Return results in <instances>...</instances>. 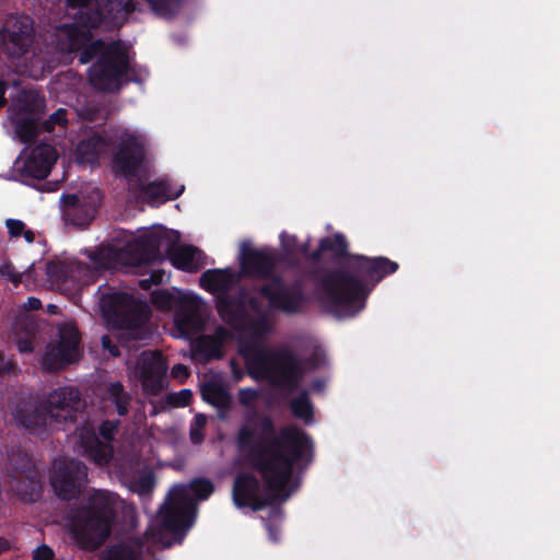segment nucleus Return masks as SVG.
Segmentation results:
<instances>
[{
  "label": "nucleus",
  "instance_id": "5",
  "mask_svg": "<svg viewBox=\"0 0 560 560\" xmlns=\"http://www.w3.org/2000/svg\"><path fill=\"white\" fill-rule=\"evenodd\" d=\"M94 58L97 60L89 70L91 85L101 92L117 91L128 68L126 47L118 43L106 45L102 40H95L82 50L80 62L88 63Z\"/></svg>",
  "mask_w": 560,
  "mask_h": 560
},
{
  "label": "nucleus",
  "instance_id": "58",
  "mask_svg": "<svg viewBox=\"0 0 560 560\" xmlns=\"http://www.w3.org/2000/svg\"><path fill=\"white\" fill-rule=\"evenodd\" d=\"M55 308H56V306H55V305H49V311H50V312H55Z\"/></svg>",
  "mask_w": 560,
  "mask_h": 560
},
{
  "label": "nucleus",
  "instance_id": "8",
  "mask_svg": "<svg viewBox=\"0 0 560 560\" xmlns=\"http://www.w3.org/2000/svg\"><path fill=\"white\" fill-rule=\"evenodd\" d=\"M68 14L85 27H95L107 21L122 24L137 9L133 0H66Z\"/></svg>",
  "mask_w": 560,
  "mask_h": 560
},
{
  "label": "nucleus",
  "instance_id": "56",
  "mask_svg": "<svg viewBox=\"0 0 560 560\" xmlns=\"http://www.w3.org/2000/svg\"><path fill=\"white\" fill-rule=\"evenodd\" d=\"M9 548H10L9 541L0 537V553L9 550Z\"/></svg>",
  "mask_w": 560,
  "mask_h": 560
},
{
  "label": "nucleus",
  "instance_id": "25",
  "mask_svg": "<svg viewBox=\"0 0 560 560\" xmlns=\"http://www.w3.org/2000/svg\"><path fill=\"white\" fill-rule=\"evenodd\" d=\"M57 159L58 154L54 147L40 144L32 150L31 156L26 162V168L33 177L44 178L49 174Z\"/></svg>",
  "mask_w": 560,
  "mask_h": 560
},
{
  "label": "nucleus",
  "instance_id": "53",
  "mask_svg": "<svg viewBox=\"0 0 560 560\" xmlns=\"http://www.w3.org/2000/svg\"><path fill=\"white\" fill-rule=\"evenodd\" d=\"M42 307V302L36 298H30L25 304V308L35 311Z\"/></svg>",
  "mask_w": 560,
  "mask_h": 560
},
{
  "label": "nucleus",
  "instance_id": "40",
  "mask_svg": "<svg viewBox=\"0 0 560 560\" xmlns=\"http://www.w3.org/2000/svg\"><path fill=\"white\" fill-rule=\"evenodd\" d=\"M20 373V368L16 361L7 355L3 351L0 350V376L1 377H12L18 376Z\"/></svg>",
  "mask_w": 560,
  "mask_h": 560
},
{
  "label": "nucleus",
  "instance_id": "11",
  "mask_svg": "<svg viewBox=\"0 0 560 560\" xmlns=\"http://www.w3.org/2000/svg\"><path fill=\"white\" fill-rule=\"evenodd\" d=\"M35 40L34 21L26 14L9 15L0 30V47L12 62L27 60Z\"/></svg>",
  "mask_w": 560,
  "mask_h": 560
},
{
  "label": "nucleus",
  "instance_id": "16",
  "mask_svg": "<svg viewBox=\"0 0 560 560\" xmlns=\"http://www.w3.org/2000/svg\"><path fill=\"white\" fill-rule=\"evenodd\" d=\"M44 397L51 425L74 422L84 406L80 390L72 386L58 387Z\"/></svg>",
  "mask_w": 560,
  "mask_h": 560
},
{
  "label": "nucleus",
  "instance_id": "13",
  "mask_svg": "<svg viewBox=\"0 0 560 560\" xmlns=\"http://www.w3.org/2000/svg\"><path fill=\"white\" fill-rule=\"evenodd\" d=\"M115 324L136 339L145 336L143 325L148 319V306L125 292H116L109 298Z\"/></svg>",
  "mask_w": 560,
  "mask_h": 560
},
{
  "label": "nucleus",
  "instance_id": "36",
  "mask_svg": "<svg viewBox=\"0 0 560 560\" xmlns=\"http://www.w3.org/2000/svg\"><path fill=\"white\" fill-rule=\"evenodd\" d=\"M205 400L217 407H224L229 402V395L217 384L209 383L202 387Z\"/></svg>",
  "mask_w": 560,
  "mask_h": 560
},
{
  "label": "nucleus",
  "instance_id": "39",
  "mask_svg": "<svg viewBox=\"0 0 560 560\" xmlns=\"http://www.w3.org/2000/svg\"><path fill=\"white\" fill-rule=\"evenodd\" d=\"M152 11L161 16H172L180 8L182 0H147Z\"/></svg>",
  "mask_w": 560,
  "mask_h": 560
},
{
  "label": "nucleus",
  "instance_id": "18",
  "mask_svg": "<svg viewBox=\"0 0 560 560\" xmlns=\"http://www.w3.org/2000/svg\"><path fill=\"white\" fill-rule=\"evenodd\" d=\"M129 369L135 377L141 381L145 394L158 395L164 387L167 366L161 352L143 351Z\"/></svg>",
  "mask_w": 560,
  "mask_h": 560
},
{
  "label": "nucleus",
  "instance_id": "51",
  "mask_svg": "<svg viewBox=\"0 0 560 560\" xmlns=\"http://www.w3.org/2000/svg\"><path fill=\"white\" fill-rule=\"evenodd\" d=\"M102 346L104 349L108 350L113 357H118L120 354L118 347L115 343H113L109 336L102 337Z\"/></svg>",
  "mask_w": 560,
  "mask_h": 560
},
{
  "label": "nucleus",
  "instance_id": "22",
  "mask_svg": "<svg viewBox=\"0 0 560 560\" xmlns=\"http://www.w3.org/2000/svg\"><path fill=\"white\" fill-rule=\"evenodd\" d=\"M232 337V334L218 327L214 335H206L197 338L191 346V357L196 362L207 363L213 359H220L223 354L222 347L225 341Z\"/></svg>",
  "mask_w": 560,
  "mask_h": 560
},
{
  "label": "nucleus",
  "instance_id": "1",
  "mask_svg": "<svg viewBox=\"0 0 560 560\" xmlns=\"http://www.w3.org/2000/svg\"><path fill=\"white\" fill-rule=\"evenodd\" d=\"M231 270H208L200 277V284L212 293H221L217 302L218 313L223 322L238 331V348L248 372L255 377L267 380L272 385L294 389L305 371L302 362L287 350H269L265 347V336L272 329L267 310L298 312L302 307L303 295L298 287L288 288L278 279L262 285L249 304L257 318H248L244 306L224 293L237 282Z\"/></svg>",
  "mask_w": 560,
  "mask_h": 560
},
{
  "label": "nucleus",
  "instance_id": "14",
  "mask_svg": "<svg viewBox=\"0 0 560 560\" xmlns=\"http://www.w3.org/2000/svg\"><path fill=\"white\" fill-rule=\"evenodd\" d=\"M59 337V343L48 346L40 360L45 371H58L80 358V335L77 326L71 323L60 326Z\"/></svg>",
  "mask_w": 560,
  "mask_h": 560
},
{
  "label": "nucleus",
  "instance_id": "50",
  "mask_svg": "<svg viewBox=\"0 0 560 560\" xmlns=\"http://www.w3.org/2000/svg\"><path fill=\"white\" fill-rule=\"evenodd\" d=\"M54 553L47 546H40L34 552V560H51Z\"/></svg>",
  "mask_w": 560,
  "mask_h": 560
},
{
  "label": "nucleus",
  "instance_id": "28",
  "mask_svg": "<svg viewBox=\"0 0 560 560\" xmlns=\"http://www.w3.org/2000/svg\"><path fill=\"white\" fill-rule=\"evenodd\" d=\"M142 545L138 540H128L115 544L106 548L100 556V560H140Z\"/></svg>",
  "mask_w": 560,
  "mask_h": 560
},
{
  "label": "nucleus",
  "instance_id": "32",
  "mask_svg": "<svg viewBox=\"0 0 560 560\" xmlns=\"http://www.w3.org/2000/svg\"><path fill=\"white\" fill-rule=\"evenodd\" d=\"M19 103L20 114L25 117L40 118L44 114L45 101L36 91H23Z\"/></svg>",
  "mask_w": 560,
  "mask_h": 560
},
{
  "label": "nucleus",
  "instance_id": "6",
  "mask_svg": "<svg viewBox=\"0 0 560 560\" xmlns=\"http://www.w3.org/2000/svg\"><path fill=\"white\" fill-rule=\"evenodd\" d=\"M381 279L382 275L375 267L368 270L364 276L347 271L329 272L322 280L323 296L335 312L353 314L362 307V300L365 296L363 280Z\"/></svg>",
  "mask_w": 560,
  "mask_h": 560
},
{
  "label": "nucleus",
  "instance_id": "29",
  "mask_svg": "<svg viewBox=\"0 0 560 560\" xmlns=\"http://www.w3.org/2000/svg\"><path fill=\"white\" fill-rule=\"evenodd\" d=\"M170 257L174 266L190 272L201 267L202 254L192 246H177L170 253Z\"/></svg>",
  "mask_w": 560,
  "mask_h": 560
},
{
  "label": "nucleus",
  "instance_id": "7",
  "mask_svg": "<svg viewBox=\"0 0 560 560\" xmlns=\"http://www.w3.org/2000/svg\"><path fill=\"white\" fill-rule=\"evenodd\" d=\"M77 25H61L55 30L52 44L55 45L54 51L46 47V50H34L28 58L30 65H24L25 72L30 77L38 79L46 70L56 67L61 60L60 56L66 52L79 50L86 47V43L91 38L89 28L75 21Z\"/></svg>",
  "mask_w": 560,
  "mask_h": 560
},
{
  "label": "nucleus",
  "instance_id": "31",
  "mask_svg": "<svg viewBox=\"0 0 560 560\" xmlns=\"http://www.w3.org/2000/svg\"><path fill=\"white\" fill-rule=\"evenodd\" d=\"M129 187L133 190H141L149 202H163L171 198V192L164 183L144 184L140 179H130Z\"/></svg>",
  "mask_w": 560,
  "mask_h": 560
},
{
  "label": "nucleus",
  "instance_id": "30",
  "mask_svg": "<svg viewBox=\"0 0 560 560\" xmlns=\"http://www.w3.org/2000/svg\"><path fill=\"white\" fill-rule=\"evenodd\" d=\"M108 147L109 143L104 137L93 135L78 144L77 153L82 163L93 164L101 154L107 152Z\"/></svg>",
  "mask_w": 560,
  "mask_h": 560
},
{
  "label": "nucleus",
  "instance_id": "48",
  "mask_svg": "<svg viewBox=\"0 0 560 560\" xmlns=\"http://www.w3.org/2000/svg\"><path fill=\"white\" fill-rule=\"evenodd\" d=\"M117 431V423L112 421H105L102 423L100 433L106 440H113L115 433Z\"/></svg>",
  "mask_w": 560,
  "mask_h": 560
},
{
  "label": "nucleus",
  "instance_id": "41",
  "mask_svg": "<svg viewBox=\"0 0 560 560\" xmlns=\"http://www.w3.org/2000/svg\"><path fill=\"white\" fill-rule=\"evenodd\" d=\"M151 301L158 308L165 311L173 307L175 299L167 291L156 290L151 293Z\"/></svg>",
  "mask_w": 560,
  "mask_h": 560
},
{
  "label": "nucleus",
  "instance_id": "45",
  "mask_svg": "<svg viewBox=\"0 0 560 560\" xmlns=\"http://www.w3.org/2000/svg\"><path fill=\"white\" fill-rule=\"evenodd\" d=\"M67 122L66 110L58 109L56 113L50 115L49 119H47L44 124V127L47 131H51L56 125L65 126Z\"/></svg>",
  "mask_w": 560,
  "mask_h": 560
},
{
  "label": "nucleus",
  "instance_id": "4",
  "mask_svg": "<svg viewBox=\"0 0 560 560\" xmlns=\"http://www.w3.org/2000/svg\"><path fill=\"white\" fill-rule=\"evenodd\" d=\"M118 495L97 490L90 497L89 509L74 518L71 533L75 544L85 550L101 547L110 535L116 510L121 505Z\"/></svg>",
  "mask_w": 560,
  "mask_h": 560
},
{
  "label": "nucleus",
  "instance_id": "24",
  "mask_svg": "<svg viewBox=\"0 0 560 560\" xmlns=\"http://www.w3.org/2000/svg\"><path fill=\"white\" fill-rule=\"evenodd\" d=\"M14 341L21 353H31L39 341V326L28 316L20 317L13 327Z\"/></svg>",
  "mask_w": 560,
  "mask_h": 560
},
{
  "label": "nucleus",
  "instance_id": "20",
  "mask_svg": "<svg viewBox=\"0 0 560 560\" xmlns=\"http://www.w3.org/2000/svg\"><path fill=\"white\" fill-rule=\"evenodd\" d=\"M203 303L194 296H183L174 316V324L179 337L188 338L203 329L206 323Z\"/></svg>",
  "mask_w": 560,
  "mask_h": 560
},
{
  "label": "nucleus",
  "instance_id": "38",
  "mask_svg": "<svg viewBox=\"0 0 560 560\" xmlns=\"http://www.w3.org/2000/svg\"><path fill=\"white\" fill-rule=\"evenodd\" d=\"M291 410L295 417L301 418L306 422L312 420L313 407L305 393L291 401Z\"/></svg>",
  "mask_w": 560,
  "mask_h": 560
},
{
  "label": "nucleus",
  "instance_id": "49",
  "mask_svg": "<svg viewBox=\"0 0 560 560\" xmlns=\"http://www.w3.org/2000/svg\"><path fill=\"white\" fill-rule=\"evenodd\" d=\"M162 271H154L149 278H144L140 280V285L143 289H150L152 284H159L162 281L163 278Z\"/></svg>",
  "mask_w": 560,
  "mask_h": 560
},
{
  "label": "nucleus",
  "instance_id": "21",
  "mask_svg": "<svg viewBox=\"0 0 560 560\" xmlns=\"http://www.w3.org/2000/svg\"><path fill=\"white\" fill-rule=\"evenodd\" d=\"M98 202L100 196L97 191H94L89 196H65L62 199V212L65 221L74 226L88 225L95 215Z\"/></svg>",
  "mask_w": 560,
  "mask_h": 560
},
{
  "label": "nucleus",
  "instance_id": "33",
  "mask_svg": "<svg viewBox=\"0 0 560 560\" xmlns=\"http://www.w3.org/2000/svg\"><path fill=\"white\" fill-rule=\"evenodd\" d=\"M105 400L116 407L119 416L127 415L131 402L130 395L124 389L119 382H113L107 385Z\"/></svg>",
  "mask_w": 560,
  "mask_h": 560
},
{
  "label": "nucleus",
  "instance_id": "54",
  "mask_svg": "<svg viewBox=\"0 0 560 560\" xmlns=\"http://www.w3.org/2000/svg\"><path fill=\"white\" fill-rule=\"evenodd\" d=\"M5 89H7L5 84L0 81V108L7 104V100L4 97Z\"/></svg>",
  "mask_w": 560,
  "mask_h": 560
},
{
  "label": "nucleus",
  "instance_id": "35",
  "mask_svg": "<svg viewBox=\"0 0 560 560\" xmlns=\"http://www.w3.org/2000/svg\"><path fill=\"white\" fill-rule=\"evenodd\" d=\"M39 118L34 117H21L16 121V133L22 142H31L37 135L36 121Z\"/></svg>",
  "mask_w": 560,
  "mask_h": 560
},
{
  "label": "nucleus",
  "instance_id": "26",
  "mask_svg": "<svg viewBox=\"0 0 560 560\" xmlns=\"http://www.w3.org/2000/svg\"><path fill=\"white\" fill-rule=\"evenodd\" d=\"M273 267L275 259L267 253L247 250L243 254L242 269L247 275L264 277L269 275Z\"/></svg>",
  "mask_w": 560,
  "mask_h": 560
},
{
  "label": "nucleus",
  "instance_id": "46",
  "mask_svg": "<svg viewBox=\"0 0 560 560\" xmlns=\"http://www.w3.org/2000/svg\"><path fill=\"white\" fill-rule=\"evenodd\" d=\"M5 225H7L9 233L12 237L20 236L25 229V225L22 221L14 220V219L7 220Z\"/></svg>",
  "mask_w": 560,
  "mask_h": 560
},
{
  "label": "nucleus",
  "instance_id": "23",
  "mask_svg": "<svg viewBox=\"0 0 560 560\" xmlns=\"http://www.w3.org/2000/svg\"><path fill=\"white\" fill-rule=\"evenodd\" d=\"M75 447L78 452L101 466L109 463L114 454L113 446L109 443L101 442L96 434L86 428L78 431Z\"/></svg>",
  "mask_w": 560,
  "mask_h": 560
},
{
  "label": "nucleus",
  "instance_id": "27",
  "mask_svg": "<svg viewBox=\"0 0 560 560\" xmlns=\"http://www.w3.org/2000/svg\"><path fill=\"white\" fill-rule=\"evenodd\" d=\"M54 272L57 273L59 281L72 280L78 284H85L93 277L91 268L81 262H59L50 268V273Z\"/></svg>",
  "mask_w": 560,
  "mask_h": 560
},
{
  "label": "nucleus",
  "instance_id": "43",
  "mask_svg": "<svg viewBox=\"0 0 560 560\" xmlns=\"http://www.w3.org/2000/svg\"><path fill=\"white\" fill-rule=\"evenodd\" d=\"M207 423V418L202 413L195 416L194 423L190 428V440L195 444H200L203 441V430Z\"/></svg>",
  "mask_w": 560,
  "mask_h": 560
},
{
  "label": "nucleus",
  "instance_id": "12",
  "mask_svg": "<svg viewBox=\"0 0 560 560\" xmlns=\"http://www.w3.org/2000/svg\"><path fill=\"white\" fill-rule=\"evenodd\" d=\"M10 415L18 428L32 434H43L51 429L44 395L16 393L10 400Z\"/></svg>",
  "mask_w": 560,
  "mask_h": 560
},
{
  "label": "nucleus",
  "instance_id": "9",
  "mask_svg": "<svg viewBox=\"0 0 560 560\" xmlns=\"http://www.w3.org/2000/svg\"><path fill=\"white\" fill-rule=\"evenodd\" d=\"M166 246L165 235L162 232H152L118 250L102 249L100 256L105 260L103 266L107 268L140 267L160 259V249Z\"/></svg>",
  "mask_w": 560,
  "mask_h": 560
},
{
  "label": "nucleus",
  "instance_id": "34",
  "mask_svg": "<svg viewBox=\"0 0 560 560\" xmlns=\"http://www.w3.org/2000/svg\"><path fill=\"white\" fill-rule=\"evenodd\" d=\"M347 243L343 236L335 235L332 237H327L322 240L318 250L312 254L313 260H318L320 257V253L323 252H332L335 255L340 256L346 253Z\"/></svg>",
  "mask_w": 560,
  "mask_h": 560
},
{
  "label": "nucleus",
  "instance_id": "44",
  "mask_svg": "<svg viewBox=\"0 0 560 560\" xmlns=\"http://www.w3.org/2000/svg\"><path fill=\"white\" fill-rule=\"evenodd\" d=\"M0 275L18 285L22 280V272L18 271L10 262L0 266Z\"/></svg>",
  "mask_w": 560,
  "mask_h": 560
},
{
  "label": "nucleus",
  "instance_id": "19",
  "mask_svg": "<svg viewBox=\"0 0 560 560\" xmlns=\"http://www.w3.org/2000/svg\"><path fill=\"white\" fill-rule=\"evenodd\" d=\"M115 138L119 144L113 162L114 172L127 178L136 176L144 159L142 139L125 130L117 132Z\"/></svg>",
  "mask_w": 560,
  "mask_h": 560
},
{
  "label": "nucleus",
  "instance_id": "37",
  "mask_svg": "<svg viewBox=\"0 0 560 560\" xmlns=\"http://www.w3.org/2000/svg\"><path fill=\"white\" fill-rule=\"evenodd\" d=\"M155 486V478L152 474H144L129 483V489L140 497L149 498Z\"/></svg>",
  "mask_w": 560,
  "mask_h": 560
},
{
  "label": "nucleus",
  "instance_id": "17",
  "mask_svg": "<svg viewBox=\"0 0 560 560\" xmlns=\"http://www.w3.org/2000/svg\"><path fill=\"white\" fill-rule=\"evenodd\" d=\"M10 487L24 502L35 501L40 493L39 471L26 454L12 458Z\"/></svg>",
  "mask_w": 560,
  "mask_h": 560
},
{
  "label": "nucleus",
  "instance_id": "42",
  "mask_svg": "<svg viewBox=\"0 0 560 560\" xmlns=\"http://www.w3.org/2000/svg\"><path fill=\"white\" fill-rule=\"evenodd\" d=\"M192 394L189 389H183L178 393H171L166 396L165 401L173 408L185 407L190 404Z\"/></svg>",
  "mask_w": 560,
  "mask_h": 560
},
{
  "label": "nucleus",
  "instance_id": "47",
  "mask_svg": "<svg viewBox=\"0 0 560 560\" xmlns=\"http://www.w3.org/2000/svg\"><path fill=\"white\" fill-rule=\"evenodd\" d=\"M258 398V393L255 389H242L238 394V400L242 405L249 406Z\"/></svg>",
  "mask_w": 560,
  "mask_h": 560
},
{
  "label": "nucleus",
  "instance_id": "15",
  "mask_svg": "<svg viewBox=\"0 0 560 560\" xmlns=\"http://www.w3.org/2000/svg\"><path fill=\"white\" fill-rule=\"evenodd\" d=\"M86 467L73 459L55 460L50 482L56 494L63 499L74 498L86 481Z\"/></svg>",
  "mask_w": 560,
  "mask_h": 560
},
{
  "label": "nucleus",
  "instance_id": "2",
  "mask_svg": "<svg viewBox=\"0 0 560 560\" xmlns=\"http://www.w3.org/2000/svg\"><path fill=\"white\" fill-rule=\"evenodd\" d=\"M237 444L247 463L272 487L293 472L294 463L308 450L310 441L295 427L283 428L276 435L269 417L253 415L237 433Z\"/></svg>",
  "mask_w": 560,
  "mask_h": 560
},
{
  "label": "nucleus",
  "instance_id": "3",
  "mask_svg": "<svg viewBox=\"0 0 560 560\" xmlns=\"http://www.w3.org/2000/svg\"><path fill=\"white\" fill-rule=\"evenodd\" d=\"M213 491V485L206 479L194 480L189 486H174L161 506L155 521L145 532V538L153 544L168 547L177 536H180L192 524L195 501L194 492L199 500L208 498Z\"/></svg>",
  "mask_w": 560,
  "mask_h": 560
},
{
  "label": "nucleus",
  "instance_id": "10",
  "mask_svg": "<svg viewBox=\"0 0 560 560\" xmlns=\"http://www.w3.org/2000/svg\"><path fill=\"white\" fill-rule=\"evenodd\" d=\"M264 482L261 486L258 479L252 474L240 475L233 486V499L237 506H249L254 511L271 504L276 500H285L288 493H284L292 474H289L280 485L272 487L267 482L264 476H260Z\"/></svg>",
  "mask_w": 560,
  "mask_h": 560
},
{
  "label": "nucleus",
  "instance_id": "57",
  "mask_svg": "<svg viewBox=\"0 0 560 560\" xmlns=\"http://www.w3.org/2000/svg\"><path fill=\"white\" fill-rule=\"evenodd\" d=\"M323 386H324V384H323V383H320V382H315V383H314V388H315V389H317V390H322V389H323Z\"/></svg>",
  "mask_w": 560,
  "mask_h": 560
},
{
  "label": "nucleus",
  "instance_id": "55",
  "mask_svg": "<svg viewBox=\"0 0 560 560\" xmlns=\"http://www.w3.org/2000/svg\"><path fill=\"white\" fill-rule=\"evenodd\" d=\"M22 234H23L24 238H25L28 243L34 242V240H35V234H34V232H33V231H31V230H25V229H24V231L22 232Z\"/></svg>",
  "mask_w": 560,
  "mask_h": 560
},
{
  "label": "nucleus",
  "instance_id": "52",
  "mask_svg": "<svg viewBox=\"0 0 560 560\" xmlns=\"http://www.w3.org/2000/svg\"><path fill=\"white\" fill-rule=\"evenodd\" d=\"M171 373H172L173 377L180 378V380H184L189 375V371H188L187 366L184 364H176L172 369Z\"/></svg>",
  "mask_w": 560,
  "mask_h": 560
}]
</instances>
